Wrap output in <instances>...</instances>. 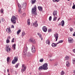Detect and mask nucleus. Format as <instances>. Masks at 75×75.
<instances>
[{
  "label": "nucleus",
  "instance_id": "nucleus-4",
  "mask_svg": "<svg viewBox=\"0 0 75 75\" xmlns=\"http://www.w3.org/2000/svg\"><path fill=\"white\" fill-rule=\"evenodd\" d=\"M17 61H18V57H15L14 58V59L12 61V63L13 64H14L16 63Z\"/></svg>",
  "mask_w": 75,
  "mask_h": 75
},
{
  "label": "nucleus",
  "instance_id": "nucleus-50",
  "mask_svg": "<svg viewBox=\"0 0 75 75\" xmlns=\"http://www.w3.org/2000/svg\"><path fill=\"white\" fill-rule=\"evenodd\" d=\"M52 57V56H51V55H48V57L49 58H51V57Z\"/></svg>",
  "mask_w": 75,
  "mask_h": 75
},
{
  "label": "nucleus",
  "instance_id": "nucleus-30",
  "mask_svg": "<svg viewBox=\"0 0 75 75\" xmlns=\"http://www.w3.org/2000/svg\"><path fill=\"white\" fill-rule=\"evenodd\" d=\"M25 35V32L23 31L22 32V36L23 37V36H24Z\"/></svg>",
  "mask_w": 75,
  "mask_h": 75
},
{
  "label": "nucleus",
  "instance_id": "nucleus-43",
  "mask_svg": "<svg viewBox=\"0 0 75 75\" xmlns=\"http://www.w3.org/2000/svg\"><path fill=\"white\" fill-rule=\"evenodd\" d=\"M64 74V71H62L61 73V75H63Z\"/></svg>",
  "mask_w": 75,
  "mask_h": 75
},
{
  "label": "nucleus",
  "instance_id": "nucleus-26",
  "mask_svg": "<svg viewBox=\"0 0 75 75\" xmlns=\"http://www.w3.org/2000/svg\"><path fill=\"white\" fill-rule=\"evenodd\" d=\"M57 17L56 16H54V18H53V21H56V20H57Z\"/></svg>",
  "mask_w": 75,
  "mask_h": 75
},
{
  "label": "nucleus",
  "instance_id": "nucleus-38",
  "mask_svg": "<svg viewBox=\"0 0 75 75\" xmlns=\"http://www.w3.org/2000/svg\"><path fill=\"white\" fill-rule=\"evenodd\" d=\"M51 20H52V17L51 16H50L49 18V21H51Z\"/></svg>",
  "mask_w": 75,
  "mask_h": 75
},
{
  "label": "nucleus",
  "instance_id": "nucleus-10",
  "mask_svg": "<svg viewBox=\"0 0 75 75\" xmlns=\"http://www.w3.org/2000/svg\"><path fill=\"white\" fill-rule=\"evenodd\" d=\"M35 48L34 46L32 45V52H33V53H35Z\"/></svg>",
  "mask_w": 75,
  "mask_h": 75
},
{
  "label": "nucleus",
  "instance_id": "nucleus-56",
  "mask_svg": "<svg viewBox=\"0 0 75 75\" xmlns=\"http://www.w3.org/2000/svg\"><path fill=\"white\" fill-rule=\"evenodd\" d=\"M53 2H56V0H52Z\"/></svg>",
  "mask_w": 75,
  "mask_h": 75
},
{
  "label": "nucleus",
  "instance_id": "nucleus-1",
  "mask_svg": "<svg viewBox=\"0 0 75 75\" xmlns=\"http://www.w3.org/2000/svg\"><path fill=\"white\" fill-rule=\"evenodd\" d=\"M38 69L39 71H42V69L43 70H47V63L44 64L43 65L40 67Z\"/></svg>",
  "mask_w": 75,
  "mask_h": 75
},
{
  "label": "nucleus",
  "instance_id": "nucleus-5",
  "mask_svg": "<svg viewBox=\"0 0 75 75\" xmlns=\"http://www.w3.org/2000/svg\"><path fill=\"white\" fill-rule=\"evenodd\" d=\"M29 41L30 42H31L33 44H35V39L33 38H30L29 40Z\"/></svg>",
  "mask_w": 75,
  "mask_h": 75
},
{
  "label": "nucleus",
  "instance_id": "nucleus-45",
  "mask_svg": "<svg viewBox=\"0 0 75 75\" xmlns=\"http://www.w3.org/2000/svg\"><path fill=\"white\" fill-rule=\"evenodd\" d=\"M59 43H62V42H63V40H59Z\"/></svg>",
  "mask_w": 75,
  "mask_h": 75
},
{
  "label": "nucleus",
  "instance_id": "nucleus-34",
  "mask_svg": "<svg viewBox=\"0 0 75 75\" xmlns=\"http://www.w3.org/2000/svg\"><path fill=\"white\" fill-rule=\"evenodd\" d=\"M58 65V63L57 62H56L54 64V66H57V65Z\"/></svg>",
  "mask_w": 75,
  "mask_h": 75
},
{
  "label": "nucleus",
  "instance_id": "nucleus-46",
  "mask_svg": "<svg viewBox=\"0 0 75 75\" xmlns=\"http://www.w3.org/2000/svg\"><path fill=\"white\" fill-rule=\"evenodd\" d=\"M11 42H14V38H13Z\"/></svg>",
  "mask_w": 75,
  "mask_h": 75
},
{
  "label": "nucleus",
  "instance_id": "nucleus-54",
  "mask_svg": "<svg viewBox=\"0 0 75 75\" xmlns=\"http://www.w3.org/2000/svg\"><path fill=\"white\" fill-rule=\"evenodd\" d=\"M40 38L41 40H43V38H42V36L40 37Z\"/></svg>",
  "mask_w": 75,
  "mask_h": 75
},
{
  "label": "nucleus",
  "instance_id": "nucleus-16",
  "mask_svg": "<svg viewBox=\"0 0 75 75\" xmlns=\"http://www.w3.org/2000/svg\"><path fill=\"white\" fill-rule=\"evenodd\" d=\"M6 31L9 34H10L11 33V30H10V28H7L6 29Z\"/></svg>",
  "mask_w": 75,
  "mask_h": 75
},
{
  "label": "nucleus",
  "instance_id": "nucleus-41",
  "mask_svg": "<svg viewBox=\"0 0 75 75\" xmlns=\"http://www.w3.org/2000/svg\"><path fill=\"white\" fill-rule=\"evenodd\" d=\"M6 43H9L10 42V40L8 39H7L6 40Z\"/></svg>",
  "mask_w": 75,
  "mask_h": 75
},
{
  "label": "nucleus",
  "instance_id": "nucleus-22",
  "mask_svg": "<svg viewBox=\"0 0 75 75\" xmlns=\"http://www.w3.org/2000/svg\"><path fill=\"white\" fill-rule=\"evenodd\" d=\"M69 65H70V64H69V62L67 61L66 62V66H67V67H69Z\"/></svg>",
  "mask_w": 75,
  "mask_h": 75
},
{
  "label": "nucleus",
  "instance_id": "nucleus-31",
  "mask_svg": "<svg viewBox=\"0 0 75 75\" xmlns=\"http://www.w3.org/2000/svg\"><path fill=\"white\" fill-rule=\"evenodd\" d=\"M65 59L66 60H68V59H69V57H68V56H66L65 57Z\"/></svg>",
  "mask_w": 75,
  "mask_h": 75
},
{
  "label": "nucleus",
  "instance_id": "nucleus-48",
  "mask_svg": "<svg viewBox=\"0 0 75 75\" xmlns=\"http://www.w3.org/2000/svg\"><path fill=\"white\" fill-rule=\"evenodd\" d=\"M23 16H25V13H24L23 14Z\"/></svg>",
  "mask_w": 75,
  "mask_h": 75
},
{
  "label": "nucleus",
  "instance_id": "nucleus-42",
  "mask_svg": "<svg viewBox=\"0 0 75 75\" xmlns=\"http://www.w3.org/2000/svg\"><path fill=\"white\" fill-rule=\"evenodd\" d=\"M72 8H73V9H75V4L73 5L72 7Z\"/></svg>",
  "mask_w": 75,
  "mask_h": 75
},
{
  "label": "nucleus",
  "instance_id": "nucleus-27",
  "mask_svg": "<svg viewBox=\"0 0 75 75\" xmlns=\"http://www.w3.org/2000/svg\"><path fill=\"white\" fill-rule=\"evenodd\" d=\"M12 47L13 48L14 50H15L16 49V44H14L12 45Z\"/></svg>",
  "mask_w": 75,
  "mask_h": 75
},
{
  "label": "nucleus",
  "instance_id": "nucleus-51",
  "mask_svg": "<svg viewBox=\"0 0 75 75\" xmlns=\"http://www.w3.org/2000/svg\"><path fill=\"white\" fill-rule=\"evenodd\" d=\"M73 35L75 37V32H74V33L73 34Z\"/></svg>",
  "mask_w": 75,
  "mask_h": 75
},
{
  "label": "nucleus",
  "instance_id": "nucleus-60",
  "mask_svg": "<svg viewBox=\"0 0 75 75\" xmlns=\"http://www.w3.org/2000/svg\"><path fill=\"white\" fill-rule=\"evenodd\" d=\"M60 19V18H58V20H57V21H59V19Z\"/></svg>",
  "mask_w": 75,
  "mask_h": 75
},
{
  "label": "nucleus",
  "instance_id": "nucleus-44",
  "mask_svg": "<svg viewBox=\"0 0 75 75\" xmlns=\"http://www.w3.org/2000/svg\"><path fill=\"white\" fill-rule=\"evenodd\" d=\"M70 31H73V28H70Z\"/></svg>",
  "mask_w": 75,
  "mask_h": 75
},
{
  "label": "nucleus",
  "instance_id": "nucleus-23",
  "mask_svg": "<svg viewBox=\"0 0 75 75\" xmlns=\"http://www.w3.org/2000/svg\"><path fill=\"white\" fill-rule=\"evenodd\" d=\"M27 55L28 57H31V53H30L28 52L27 54Z\"/></svg>",
  "mask_w": 75,
  "mask_h": 75
},
{
  "label": "nucleus",
  "instance_id": "nucleus-39",
  "mask_svg": "<svg viewBox=\"0 0 75 75\" xmlns=\"http://www.w3.org/2000/svg\"><path fill=\"white\" fill-rule=\"evenodd\" d=\"M18 13H21V9H19L18 10Z\"/></svg>",
  "mask_w": 75,
  "mask_h": 75
},
{
  "label": "nucleus",
  "instance_id": "nucleus-19",
  "mask_svg": "<svg viewBox=\"0 0 75 75\" xmlns=\"http://www.w3.org/2000/svg\"><path fill=\"white\" fill-rule=\"evenodd\" d=\"M52 46L53 47H55L57 46V44H56V43H53L52 44Z\"/></svg>",
  "mask_w": 75,
  "mask_h": 75
},
{
  "label": "nucleus",
  "instance_id": "nucleus-25",
  "mask_svg": "<svg viewBox=\"0 0 75 75\" xmlns=\"http://www.w3.org/2000/svg\"><path fill=\"white\" fill-rule=\"evenodd\" d=\"M18 4L19 8V9H21V5L19 4Z\"/></svg>",
  "mask_w": 75,
  "mask_h": 75
},
{
  "label": "nucleus",
  "instance_id": "nucleus-8",
  "mask_svg": "<svg viewBox=\"0 0 75 75\" xmlns=\"http://www.w3.org/2000/svg\"><path fill=\"white\" fill-rule=\"evenodd\" d=\"M54 37L56 39V41H57L58 38V34L57 33H56L54 35Z\"/></svg>",
  "mask_w": 75,
  "mask_h": 75
},
{
  "label": "nucleus",
  "instance_id": "nucleus-64",
  "mask_svg": "<svg viewBox=\"0 0 75 75\" xmlns=\"http://www.w3.org/2000/svg\"><path fill=\"white\" fill-rule=\"evenodd\" d=\"M8 75H10L9 74H8Z\"/></svg>",
  "mask_w": 75,
  "mask_h": 75
},
{
  "label": "nucleus",
  "instance_id": "nucleus-32",
  "mask_svg": "<svg viewBox=\"0 0 75 75\" xmlns=\"http://www.w3.org/2000/svg\"><path fill=\"white\" fill-rule=\"evenodd\" d=\"M38 35V36H39L40 38L41 37H42V35H41V34H40L39 33H37Z\"/></svg>",
  "mask_w": 75,
  "mask_h": 75
},
{
  "label": "nucleus",
  "instance_id": "nucleus-47",
  "mask_svg": "<svg viewBox=\"0 0 75 75\" xmlns=\"http://www.w3.org/2000/svg\"><path fill=\"white\" fill-rule=\"evenodd\" d=\"M1 20H2V21L3 22V21H4V19L3 18H2V19H1Z\"/></svg>",
  "mask_w": 75,
  "mask_h": 75
},
{
  "label": "nucleus",
  "instance_id": "nucleus-18",
  "mask_svg": "<svg viewBox=\"0 0 75 75\" xmlns=\"http://www.w3.org/2000/svg\"><path fill=\"white\" fill-rule=\"evenodd\" d=\"M38 8L39 11H42V7L41 6H38Z\"/></svg>",
  "mask_w": 75,
  "mask_h": 75
},
{
  "label": "nucleus",
  "instance_id": "nucleus-36",
  "mask_svg": "<svg viewBox=\"0 0 75 75\" xmlns=\"http://www.w3.org/2000/svg\"><path fill=\"white\" fill-rule=\"evenodd\" d=\"M52 31V30L51 29H49L48 30V33H51Z\"/></svg>",
  "mask_w": 75,
  "mask_h": 75
},
{
  "label": "nucleus",
  "instance_id": "nucleus-24",
  "mask_svg": "<svg viewBox=\"0 0 75 75\" xmlns=\"http://www.w3.org/2000/svg\"><path fill=\"white\" fill-rule=\"evenodd\" d=\"M21 30L19 29V30H18L17 31V35H18L19 34H20V32H21Z\"/></svg>",
  "mask_w": 75,
  "mask_h": 75
},
{
  "label": "nucleus",
  "instance_id": "nucleus-28",
  "mask_svg": "<svg viewBox=\"0 0 75 75\" xmlns=\"http://www.w3.org/2000/svg\"><path fill=\"white\" fill-rule=\"evenodd\" d=\"M72 62L73 64H75V59H72Z\"/></svg>",
  "mask_w": 75,
  "mask_h": 75
},
{
  "label": "nucleus",
  "instance_id": "nucleus-17",
  "mask_svg": "<svg viewBox=\"0 0 75 75\" xmlns=\"http://www.w3.org/2000/svg\"><path fill=\"white\" fill-rule=\"evenodd\" d=\"M27 4L26 3H23V5L22 6V8H23V9H25V8H26V5Z\"/></svg>",
  "mask_w": 75,
  "mask_h": 75
},
{
  "label": "nucleus",
  "instance_id": "nucleus-52",
  "mask_svg": "<svg viewBox=\"0 0 75 75\" xmlns=\"http://www.w3.org/2000/svg\"><path fill=\"white\" fill-rule=\"evenodd\" d=\"M59 0H56V2H59Z\"/></svg>",
  "mask_w": 75,
  "mask_h": 75
},
{
  "label": "nucleus",
  "instance_id": "nucleus-61",
  "mask_svg": "<svg viewBox=\"0 0 75 75\" xmlns=\"http://www.w3.org/2000/svg\"><path fill=\"white\" fill-rule=\"evenodd\" d=\"M7 72H9L8 69H7Z\"/></svg>",
  "mask_w": 75,
  "mask_h": 75
},
{
  "label": "nucleus",
  "instance_id": "nucleus-49",
  "mask_svg": "<svg viewBox=\"0 0 75 75\" xmlns=\"http://www.w3.org/2000/svg\"><path fill=\"white\" fill-rule=\"evenodd\" d=\"M7 39H8L7 40H8L9 39H10V37L8 36L7 38Z\"/></svg>",
  "mask_w": 75,
  "mask_h": 75
},
{
  "label": "nucleus",
  "instance_id": "nucleus-9",
  "mask_svg": "<svg viewBox=\"0 0 75 75\" xmlns=\"http://www.w3.org/2000/svg\"><path fill=\"white\" fill-rule=\"evenodd\" d=\"M68 42L69 43H72L74 42L73 39L71 37H69L68 38Z\"/></svg>",
  "mask_w": 75,
  "mask_h": 75
},
{
  "label": "nucleus",
  "instance_id": "nucleus-6",
  "mask_svg": "<svg viewBox=\"0 0 75 75\" xmlns=\"http://www.w3.org/2000/svg\"><path fill=\"white\" fill-rule=\"evenodd\" d=\"M28 50V47H24L23 55H26V54H27V51Z\"/></svg>",
  "mask_w": 75,
  "mask_h": 75
},
{
  "label": "nucleus",
  "instance_id": "nucleus-12",
  "mask_svg": "<svg viewBox=\"0 0 75 75\" xmlns=\"http://www.w3.org/2000/svg\"><path fill=\"white\" fill-rule=\"evenodd\" d=\"M32 24L33 26H35L36 27L38 26V24H37V21H35L34 23H33Z\"/></svg>",
  "mask_w": 75,
  "mask_h": 75
},
{
  "label": "nucleus",
  "instance_id": "nucleus-35",
  "mask_svg": "<svg viewBox=\"0 0 75 75\" xmlns=\"http://www.w3.org/2000/svg\"><path fill=\"white\" fill-rule=\"evenodd\" d=\"M9 60H10V57H8L7 58V62H9Z\"/></svg>",
  "mask_w": 75,
  "mask_h": 75
},
{
  "label": "nucleus",
  "instance_id": "nucleus-20",
  "mask_svg": "<svg viewBox=\"0 0 75 75\" xmlns=\"http://www.w3.org/2000/svg\"><path fill=\"white\" fill-rule=\"evenodd\" d=\"M36 2V0H31V4H34Z\"/></svg>",
  "mask_w": 75,
  "mask_h": 75
},
{
  "label": "nucleus",
  "instance_id": "nucleus-3",
  "mask_svg": "<svg viewBox=\"0 0 75 75\" xmlns=\"http://www.w3.org/2000/svg\"><path fill=\"white\" fill-rule=\"evenodd\" d=\"M17 18L14 16H13L11 19V21L13 24H15L16 23V19Z\"/></svg>",
  "mask_w": 75,
  "mask_h": 75
},
{
  "label": "nucleus",
  "instance_id": "nucleus-15",
  "mask_svg": "<svg viewBox=\"0 0 75 75\" xmlns=\"http://www.w3.org/2000/svg\"><path fill=\"white\" fill-rule=\"evenodd\" d=\"M47 28L46 27V26H43L42 27V30L44 32H46L47 31Z\"/></svg>",
  "mask_w": 75,
  "mask_h": 75
},
{
  "label": "nucleus",
  "instance_id": "nucleus-33",
  "mask_svg": "<svg viewBox=\"0 0 75 75\" xmlns=\"http://www.w3.org/2000/svg\"><path fill=\"white\" fill-rule=\"evenodd\" d=\"M19 64H19V63H18V64H17L15 66L16 68H18V65H19Z\"/></svg>",
  "mask_w": 75,
  "mask_h": 75
},
{
  "label": "nucleus",
  "instance_id": "nucleus-14",
  "mask_svg": "<svg viewBox=\"0 0 75 75\" xmlns=\"http://www.w3.org/2000/svg\"><path fill=\"white\" fill-rule=\"evenodd\" d=\"M57 11L56 10H55L54 11L53 13V16H57Z\"/></svg>",
  "mask_w": 75,
  "mask_h": 75
},
{
  "label": "nucleus",
  "instance_id": "nucleus-55",
  "mask_svg": "<svg viewBox=\"0 0 75 75\" xmlns=\"http://www.w3.org/2000/svg\"><path fill=\"white\" fill-rule=\"evenodd\" d=\"M14 26H13V25H12L11 28H14Z\"/></svg>",
  "mask_w": 75,
  "mask_h": 75
},
{
  "label": "nucleus",
  "instance_id": "nucleus-59",
  "mask_svg": "<svg viewBox=\"0 0 75 75\" xmlns=\"http://www.w3.org/2000/svg\"><path fill=\"white\" fill-rule=\"evenodd\" d=\"M73 73H74V74H75V70H73Z\"/></svg>",
  "mask_w": 75,
  "mask_h": 75
},
{
  "label": "nucleus",
  "instance_id": "nucleus-7",
  "mask_svg": "<svg viewBox=\"0 0 75 75\" xmlns=\"http://www.w3.org/2000/svg\"><path fill=\"white\" fill-rule=\"evenodd\" d=\"M22 68L21 70V71L22 73H23V72H24V71H25V69L26 68L25 66V64H23Z\"/></svg>",
  "mask_w": 75,
  "mask_h": 75
},
{
  "label": "nucleus",
  "instance_id": "nucleus-53",
  "mask_svg": "<svg viewBox=\"0 0 75 75\" xmlns=\"http://www.w3.org/2000/svg\"><path fill=\"white\" fill-rule=\"evenodd\" d=\"M38 75H42V74L41 73H39Z\"/></svg>",
  "mask_w": 75,
  "mask_h": 75
},
{
  "label": "nucleus",
  "instance_id": "nucleus-11",
  "mask_svg": "<svg viewBox=\"0 0 75 75\" xmlns=\"http://www.w3.org/2000/svg\"><path fill=\"white\" fill-rule=\"evenodd\" d=\"M11 50V48H10L9 46H7L6 47V50L7 52H9Z\"/></svg>",
  "mask_w": 75,
  "mask_h": 75
},
{
  "label": "nucleus",
  "instance_id": "nucleus-58",
  "mask_svg": "<svg viewBox=\"0 0 75 75\" xmlns=\"http://www.w3.org/2000/svg\"><path fill=\"white\" fill-rule=\"evenodd\" d=\"M59 43V42H58L57 43V44H57H57H58Z\"/></svg>",
  "mask_w": 75,
  "mask_h": 75
},
{
  "label": "nucleus",
  "instance_id": "nucleus-40",
  "mask_svg": "<svg viewBox=\"0 0 75 75\" xmlns=\"http://www.w3.org/2000/svg\"><path fill=\"white\" fill-rule=\"evenodd\" d=\"M0 12L1 13H3V9H1L0 11Z\"/></svg>",
  "mask_w": 75,
  "mask_h": 75
},
{
  "label": "nucleus",
  "instance_id": "nucleus-63",
  "mask_svg": "<svg viewBox=\"0 0 75 75\" xmlns=\"http://www.w3.org/2000/svg\"><path fill=\"white\" fill-rule=\"evenodd\" d=\"M68 1H70V0H67Z\"/></svg>",
  "mask_w": 75,
  "mask_h": 75
},
{
  "label": "nucleus",
  "instance_id": "nucleus-37",
  "mask_svg": "<svg viewBox=\"0 0 75 75\" xmlns=\"http://www.w3.org/2000/svg\"><path fill=\"white\" fill-rule=\"evenodd\" d=\"M43 61L44 59H42L40 60V62H43Z\"/></svg>",
  "mask_w": 75,
  "mask_h": 75
},
{
  "label": "nucleus",
  "instance_id": "nucleus-29",
  "mask_svg": "<svg viewBox=\"0 0 75 75\" xmlns=\"http://www.w3.org/2000/svg\"><path fill=\"white\" fill-rule=\"evenodd\" d=\"M47 44L48 45H50V41H49V40H47Z\"/></svg>",
  "mask_w": 75,
  "mask_h": 75
},
{
  "label": "nucleus",
  "instance_id": "nucleus-13",
  "mask_svg": "<svg viewBox=\"0 0 75 75\" xmlns=\"http://www.w3.org/2000/svg\"><path fill=\"white\" fill-rule=\"evenodd\" d=\"M61 24H62V27H64L65 24V22H64V21H62L60 23H59V25H61Z\"/></svg>",
  "mask_w": 75,
  "mask_h": 75
},
{
  "label": "nucleus",
  "instance_id": "nucleus-21",
  "mask_svg": "<svg viewBox=\"0 0 75 75\" xmlns=\"http://www.w3.org/2000/svg\"><path fill=\"white\" fill-rule=\"evenodd\" d=\"M27 23L28 25H30V19H28L27 21Z\"/></svg>",
  "mask_w": 75,
  "mask_h": 75
},
{
  "label": "nucleus",
  "instance_id": "nucleus-2",
  "mask_svg": "<svg viewBox=\"0 0 75 75\" xmlns=\"http://www.w3.org/2000/svg\"><path fill=\"white\" fill-rule=\"evenodd\" d=\"M36 11H37V6L36 5H35L33 8H32L31 10L32 13L34 16H37V13L36 12Z\"/></svg>",
  "mask_w": 75,
  "mask_h": 75
},
{
  "label": "nucleus",
  "instance_id": "nucleus-62",
  "mask_svg": "<svg viewBox=\"0 0 75 75\" xmlns=\"http://www.w3.org/2000/svg\"><path fill=\"white\" fill-rule=\"evenodd\" d=\"M50 61H52V60L51 59H50Z\"/></svg>",
  "mask_w": 75,
  "mask_h": 75
},
{
  "label": "nucleus",
  "instance_id": "nucleus-57",
  "mask_svg": "<svg viewBox=\"0 0 75 75\" xmlns=\"http://www.w3.org/2000/svg\"><path fill=\"white\" fill-rule=\"evenodd\" d=\"M73 51L74 53H75V49Z\"/></svg>",
  "mask_w": 75,
  "mask_h": 75
}]
</instances>
